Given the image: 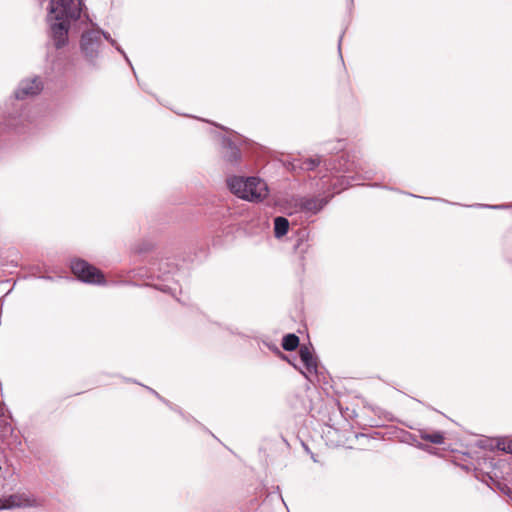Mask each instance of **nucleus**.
Masks as SVG:
<instances>
[{
    "mask_svg": "<svg viewBox=\"0 0 512 512\" xmlns=\"http://www.w3.org/2000/svg\"><path fill=\"white\" fill-rule=\"evenodd\" d=\"M82 6L81 0H51L48 21L51 38L57 48L67 43L70 22L80 17Z\"/></svg>",
    "mask_w": 512,
    "mask_h": 512,
    "instance_id": "nucleus-1",
    "label": "nucleus"
},
{
    "mask_svg": "<svg viewBox=\"0 0 512 512\" xmlns=\"http://www.w3.org/2000/svg\"><path fill=\"white\" fill-rule=\"evenodd\" d=\"M227 184L232 193L248 201H262L268 195L267 184L258 177H231Z\"/></svg>",
    "mask_w": 512,
    "mask_h": 512,
    "instance_id": "nucleus-2",
    "label": "nucleus"
},
{
    "mask_svg": "<svg viewBox=\"0 0 512 512\" xmlns=\"http://www.w3.org/2000/svg\"><path fill=\"white\" fill-rule=\"evenodd\" d=\"M71 270L82 282L90 284H103L105 282L101 271L84 260L73 261L71 263Z\"/></svg>",
    "mask_w": 512,
    "mask_h": 512,
    "instance_id": "nucleus-3",
    "label": "nucleus"
},
{
    "mask_svg": "<svg viewBox=\"0 0 512 512\" xmlns=\"http://www.w3.org/2000/svg\"><path fill=\"white\" fill-rule=\"evenodd\" d=\"M38 505L36 498L28 493H15L0 498V510L26 508Z\"/></svg>",
    "mask_w": 512,
    "mask_h": 512,
    "instance_id": "nucleus-4",
    "label": "nucleus"
},
{
    "mask_svg": "<svg viewBox=\"0 0 512 512\" xmlns=\"http://www.w3.org/2000/svg\"><path fill=\"white\" fill-rule=\"evenodd\" d=\"M100 40V32L97 31H89L85 32L81 38V48L85 52V54L93 58L99 47Z\"/></svg>",
    "mask_w": 512,
    "mask_h": 512,
    "instance_id": "nucleus-5",
    "label": "nucleus"
},
{
    "mask_svg": "<svg viewBox=\"0 0 512 512\" xmlns=\"http://www.w3.org/2000/svg\"><path fill=\"white\" fill-rule=\"evenodd\" d=\"M41 89L42 83L39 78L35 77L31 80L22 81L15 92V97L17 99H24L28 96H34L38 94Z\"/></svg>",
    "mask_w": 512,
    "mask_h": 512,
    "instance_id": "nucleus-6",
    "label": "nucleus"
},
{
    "mask_svg": "<svg viewBox=\"0 0 512 512\" xmlns=\"http://www.w3.org/2000/svg\"><path fill=\"white\" fill-rule=\"evenodd\" d=\"M299 355L305 366V371H301V373L305 378L310 380V376L317 374V361L310 352V349L306 346L300 348Z\"/></svg>",
    "mask_w": 512,
    "mask_h": 512,
    "instance_id": "nucleus-7",
    "label": "nucleus"
},
{
    "mask_svg": "<svg viewBox=\"0 0 512 512\" xmlns=\"http://www.w3.org/2000/svg\"><path fill=\"white\" fill-rule=\"evenodd\" d=\"M419 436L421 439L433 444H442L444 442V434L441 431L429 432L427 429H420Z\"/></svg>",
    "mask_w": 512,
    "mask_h": 512,
    "instance_id": "nucleus-8",
    "label": "nucleus"
},
{
    "mask_svg": "<svg viewBox=\"0 0 512 512\" xmlns=\"http://www.w3.org/2000/svg\"><path fill=\"white\" fill-rule=\"evenodd\" d=\"M326 203H327V200H324V199H318V198L305 199L302 202V208L305 211L317 213L326 205Z\"/></svg>",
    "mask_w": 512,
    "mask_h": 512,
    "instance_id": "nucleus-9",
    "label": "nucleus"
},
{
    "mask_svg": "<svg viewBox=\"0 0 512 512\" xmlns=\"http://www.w3.org/2000/svg\"><path fill=\"white\" fill-rule=\"evenodd\" d=\"M289 228V222L284 217H276L274 220V233L277 238H280L287 234Z\"/></svg>",
    "mask_w": 512,
    "mask_h": 512,
    "instance_id": "nucleus-10",
    "label": "nucleus"
},
{
    "mask_svg": "<svg viewBox=\"0 0 512 512\" xmlns=\"http://www.w3.org/2000/svg\"><path fill=\"white\" fill-rule=\"evenodd\" d=\"M299 345V338L295 334H287L283 337L282 347L286 351H293Z\"/></svg>",
    "mask_w": 512,
    "mask_h": 512,
    "instance_id": "nucleus-11",
    "label": "nucleus"
},
{
    "mask_svg": "<svg viewBox=\"0 0 512 512\" xmlns=\"http://www.w3.org/2000/svg\"><path fill=\"white\" fill-rule=\"evenodd\" d=\"M241 157L240 150L233 146L230 142L228 143V151L225 154V158L230 163H236Z\"/></svg>",
    "mask_w": 512,
    "mask_h": 512,
    "instance_id": "nucleus-12",
    "label": "nucleus"
},
{
    "mask_svg": "<svg viewBox=\"0 0 512 512\" xmlns=\"http://www.w3.org/2000/svg\"><path fill=\"white\" fill-rule=\"evenodd\" d=\"M338 182L340 183V187H338L336 183L333 184L335 193H339L342 190L346 189L349 185H351L348 180V177L346 176H341L340 178H337V183Z\"/></svg>",
    "mask_w": 512,
    "mask_h": 512,
    "instance_id": "nucleus-13",
    "label": "nucleus"
},
{
    "mask_svg": "<svg viewBox=\"0 0 512 512\" xmlns=\"http://www.w3.org/2000/svg\"><path fill=\"white\" fill-rule=\"evenodd\" d=\"M319 162V159L310 158L304 162V166L302 168L306 170H313L319 165Z\"/></svg>",
    "mask_w": 512,
    "mask_h": 512,
    "instance_id": "nucleus-14",
    "label": "nucleus"
},
{
    "mask_svg": "<svg viewBox=\"0 0 512 512\" xmlns=\"http://www.w3.org/2000/svg\"><path fill=\"white\" fill-rule=\"evenodd\" d=\"M501 449L503 451H505L506 453H511L512 454V439L504 441L502 443V448Z\"/></svg>",
    "mask_w": 512,
    "mask_h": 512,
    "instance_id": "nucleus-15",
    "label": "nucleus"
},
{
    "mask_svg": "<svg viewBox=\"0 0 512 512\" xmlns=\"http://www.w3.org/2000/svg\"><path fill=\"white\" fill-rule=\"evenodd\" d=\"M104 37L111 42L112 45H115V41L113 39L110 38V36L106 33H103Z\"/></svg>",
    "mask_w": 512,
    "mask_h": 512,
    "instance_id": "nucleus-16",
    "label": "nucleus"
},
{
    "mask_svg": "<svg viewBox=\"0 0 512 512\" xmlns=\"http://www.w3.org/2000/svg\"><path fill=\"white\" fill-rule=\"evenodd\" d=\"M344 171H345V172H351V171H354V169H353V168H350V167H346V168L344 169Z\"/></svg>",
    "mask_w": 512,
    "mask_h": 512,
    "instance_id": "nucleus-17",
    "label": "nucleus"
}]
</instances>
